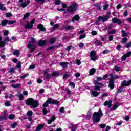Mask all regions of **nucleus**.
<instances>
[{
    "mask_svg": "<svg viewBox=\"0 0 131 131\" xmlns=\"http://www.w3.org/2000/svg\"><path fill=\"white\" fill-rule=\"evenodd\" d=\"M90 75H94V74H95V73H96V70L95 68H92V69H91L90 70Z\"/></svg>",
    "mask_w": 131,
    "mask_h": 131,
    "instance_id": "obj_29",
    "label": "nucleus"
},
{
    "mask_svg": "<svg viewBox=\"0 0 131 131\" xmlns=\"http://www.w3.org/2000/svg\"><path fill=\"white\" fill-rule=\"evenodd\" d=\"M11 17H13L12 13L8 12L6 14V18H10Z\"/></svg>",
    "mask_w": 131,
    "mask_h": 131,
    "instance_id": "obj_46",
    "label": "nucleus"
},
{
    "mask_svg": "<svg viewBox=\"0 0 131 131\" xmlns=\"http://www.w3.org/2000/svg\"><path fill=\"white\" fill-rule=\"evenodd\" d=\"M35 22V19H33L32 20L30 24L27 23L25 26V29H30L33 27V24Z\"/></svg>",
    "mask_w": 131,
    "mask_h": 131,
    "instance_id": "obj_10",
    "label": "nucleus"
},
{
    "mask_svg": "<svg viewBox=\"0 0 131 131\" xmlns=\"http://www.w3.org/2000/svg\"><path fill=\"white\" fill-rule=\"evenodd\" d=\"M56 28H59V24H55L52 28L53 29H56Z\"/></svg>",
    "mask_w": 131,
    "mask_h": 131,
    "instance_id": "obj_64",
    "label": "nucleus"
},
{
    "mask_svg": "<svg viewBox=\"0 0 131 131\" xmlns=\"http://www.w3.org/2000/svg\"><path fill=\"white\" fill-rule=\"evenodd\" d=\"M13 55L14 56H19L20 55V52L18 50H16L13 52Z\"/></svg>",
    "mask_w": 131,
    "mask_h": 131,
    "instance_id": "obj_34",
    "label": "nucleus"
},
{
    "mask_svg": "<svg viewBox=\"0 0 131 131\" xmlns=\"http://www.w3.org/2000/svg\"><path fill=\"white\" fill-rule=\"evenodd\" d=\"M33 114V112L32 111H28L27 113V116H32V115Z\"/></svg>",
    "mask_w": 131,
    "mask_h": 131,
    "instance_id": "obj_35",
    "label": "nucleus"
},
{
    "mask_svg": "<svg viewBox=\"0 0 131 131\" xmlns=\"http://www.w3.org/2000/svg\"><path fill=\"white\" fill-rule=\"evenodd\" d=\"M112 22L113 23H116L117 24H118V25H120L121 23H122V21H121V20L120 19L117 18L116 17H114L112 19Z\"/></svg>",
    "mask_w": 131,
    "mask_h": 131,
    "instance_id": "obj_12",
    "label": "nucleus"
},
{
    "mask_svg": "<svg viewBox=\"0 0 131 131\" xmlns=\"http://www.w3.org/2000/svg\"><path fill=\"white\" fill-rule=\"evenodd\" d=\"M48 112H50V110L48 111L47 108L43 109V114H44V115H46V114H47V113H48Z\"/></svg>",
    "mask_w": 131,
    "mask_h": 131,
    "instance_id": "obj_47",
    "label": "nucleus"
},
{
    "mask_svg": "<svg viewBox=\"0 0 131 131\" xmlns=\"http://www.w3.org/2000/svg\"><path fill=\"white\" fill-rule=\"evenodd\" d=\"M14 71H15V68L13 67L10 68L9 72V73H13Z\"/></svg>",
    "mask_w": 131,
    "mask_h": 131,
    "instance_id": "obj_48",
    "label": "nucleus"
},
{
    "mask_svg": "<svg viewBox=\"0 0 131 131\" xmlns=\"http://www.w3.org/2000/svg\"><path fill=\"white\" fill-rule=\"evenodd\" d=\"M17 97H18V98H19V99L20 100V101H22V100H23V99H24V96H23V94H19L18 93L16 95Z\"/></svg>",
    "mask_w": 131,
    "mask_h": 131,
    "instance_id": "obj_25",
    "label": "nucleus"
},
{
    "mask_svg": "<svg viewBox=\"0 0 131 131\" xmlns=\"http://www.w3.org/2000/svg\"><path fill=\"white\" fill-rule=\"evenodd\" d=\"M70 77V75L69 74H66L64 75L63 76V79H67V78H68V77Z\"/></svg>",
    "mask_w": 131,
    "mask_h": 131,
    "instance_id": "obj_52",
    "label": "nucleus"
},
{
    "mask_svg": "<svg viewBox=\"0 0 131 131\" xmlns=\"http://www.w3.org/2000/svg\"><path fill=\"white\" fill-rule=\"evenodd\" d=\"M8 118L10 119L11 120H13V119H15V115L13 114L10 115L8 116Z\"/></svg>",
    "mask_w": 131,
    "mask_h": 131,
    "instance_id": "obj_37",
    "label": "nucleus"
},
{
    "mask_svg": "<svg viewBox=\"0 0 131 131\" xmlns=\"http://www.w3.org/2000/svg\"><path fill=\"white\" fill-rule=\"evenodd\" d=\"M108 8H109V4H105V6H103V10L106 11Z\"/></svg>",
    "mask_w": 131,
    "mask_h": 131,
    "instance_id": "obj_56",
    "label": "nucleus"
},
{
    "mask_svg": "<svg viewBox=\"0 0 131 131\" xmlns=\"http://www.w3.org/2000/svg\"><path fill=\"white\" fill-rule=\"evenodd\" d=\"M121 33H122V37H125V36H127V33H126L125 31L124 30L121 31Z\"/></svg>",
    "mask_w": 131,
    "mask_h": 131,
    "instance_id": "obj_33",
    "label": "nucleus"
},
{
    "mask_svg": "<svg viewBox=\"0 0 131 131\" xmlns=\"http://www.w3.org/2000/svg\"><path fill=\"white\" fill-rule=\"evenodd\" d=\"M19 3H20V7H21V8H26V7H27L28 5H29L30 4V1L29 0H25L23 2V0H19Z\"/></svg>",
    "mask_w": 131,
    "mask_h": 131,
    "instance_id": "obj_9",
    "label": "nucleus"
},
{
    "mask_svg": "<svg viewBox=\"0 0 131 131\" xmlns=\"http://www.w3.org/2000/svg\"><path fill=\"white\" fill-rule=\"evenodd\" d=\"M74 27L73 26H67L65 27L66 30L68 31V30H70V29H73Z\"/></svg>",
    "mask_w": 131,
    "mask_h": 131,
    "instance_id": "obj_32",
    "label": "nucleus"
},
{
    "mask_svg": "<svg viewBox=\"0 0 131 131\" xmlns=\"http://www.w3.org/2000/svg\"><path fill=\"white\" fill-rule=\"evenodd\" d=\"M110 76L112 78L110 79L108 86L110 88L111 90H113L114 89V77L115 75L113 74H110Z\"/></svg>",
    "mask_w": 131,
    "mask_h": 131,
    "instance_id": "obj_7",
    "label": "nucleus"
},
{
    "mask_svg": "<svg viewBox=\"0 0 131 131\" xmlns=\"http://www.w3.org/2000/svg\"><path fill=\"white\" fill-rule=\"evenodd\" d=\"M31 41H29V43L27 45V47L28 49H30V52L31 53H32V52H34L35 49V42H36V41H35L34 38H31Z\"/></svg>",
    "mask_w": 131,
    "mask_h": 131,
    "instance_id": "obj_5",
    "label": "nucleus"
},
{
    "mask_svg": "<svg viewBox=\"0 0 131 131\" xmlns=\"http://www.w3.org/2000/svg\"><path fill=\"white\" fill-rule=\"evenodd\" d=\"M131 47V41L129 43H126L125 48H127V49H128V48Z\"/></svg>",
    "mask_w": 131,
    "mask_h": 131,
    "instance_id": "obj_54",
    "label": "nucleus"
},
{
    "mask_svg": "<svg viewBox=\"0 0 131 131\" xmlns=\"http://www.w3.org/2000/svg\"><path fill=\"white\" fill-rule=\"evenodd\" d=\"M60 75V73L58 72H53L52 73V76H54V77H56V76H59Z\"/></svg>",
    "mask_w": 131,
    "mask_h": 131,
    "instance_id": "obj_43",
    "label": "nucleus"
},
{
    "mask_svg": "<svg viewBox=\"0 0 131 131\" xmlns=\"http://www.w3.org/2000/svg\"><path fill=\"white\" fill-rule=\"evenodd\" d=\"M16 126H17L16 122H14V123H12V124L11 125L12 128H15L16 127Z\"/></svg>",
    "mask_w": 131,
    "mask_h": 131,
    "instance_id": "obj_59",
    "label": "nucleus"
},
{
    "mask_svg": "<svg viewBox=\"0 0 131 131\" xmlns=\"http://www.w3.org/2000/svg\"><path fill=\"white\" fill-rule=\"evenodd\" d=\"M9 41H11V40H10V38H9V37H6L4 41H2V46H6V43H7V42H9Z\"/></svg>",
    "mask_w": 131,
    "mask_h": 131,
    "instance_id": "obj_16",
    "label": "nucleus"
},
{
    "mask_svg": "<svg viewBox=\"0 0 131 131\" xmlns=\"http://www.w3.org/2000/svg\"><path fill=\"white\" fill-rule=\"evenodd\" d=\"M65 108L64 107H61L59 110V112H61V113H65V111H64Z\"/></svg>",
    "mask_w": 131,
    "mask_h": 131,
    "instance_id": "obj_49",
    "label": "nucleus"
},
{
    "mask_svg": "<svg viewBox=\"0 0 131 131\" xmlns=\"http://www.w3.org/2000/svg\"><path fill=\"white\" fill-rule=\"evenodd\" d=\"M21 61H18L16 65V68L20 69H21Z\"/></svg>",
    "mask_w": 131,
    "mask_h": 131,
    "instance_id": "obj_38",
    "label": "nucleus"
},
{
    "mask_svg": "<svg viewBox=\"0 0 131 131\" xmlns=\"http://www.w3.org/2000/svg\"><path fill=\"white\" fill-rule=\"evenodd\" d=\"M76 10H77V4L76 3H74L73 5L67 7V11H64L63 13L64 18H68L70 16V14H72Z\"/></svg>",
    "mask_w": 131,
    "mask_h": 131,
    "instance_id": "obj_1",
    "label": "nucleus"
},
{
    "mask_svg": "<svg viewBox=\"0 0 131 131\" xmlns=\"http://www.w3.org/2000/svg\"><path fill=\"white\" fill-rule=\"evenodd\" d=\"M29 75V74L28 73L25 74V75H23L21 77V79H24V78H26V77H27V76H28Z\"/></svg>",
    "mask_w": 131,
    "mask_h": 131,
    "instance_id": "obj_53",
    "label": "nucleus"
},
{
    "mask_svg": "<svg viewBox=\"0 0 131 131\" xmlns=\"http://www.w3.org/2000/svg\"><path fill=\"white\" fill-rule=\"evenodd\" d=\"M94 83L98 85H96L94 88V89L96 90V91H101L100 88H102V86H104V84L100 83V82H98V81L97 80H94Z\"/></svg>",
    "mask_w": 131,
    "mask_h": 131,
    "instance_id": "obj_8",
    "label": "nucleus"
},
{
    "mask_svg": "<svg viewBox=\"0 0 131 131\" xmlns=\"http://www.w3.org/2000/svg\"><path fill=\"white\" fill-rule=\"evenodd\" d=\"M8 23H9V20L7 19H5L2 21L1 25H2L3 26H6V25H7Z\"/></svg>",
    "mask_w": 131,
    "mask_h": 131,
    "instance_id": "obj_26",
    "label": "nucleus"
},
{
    "mask_svg": "<svg viewBox=\"0 0 131 131\" xmlns=\"http://www.w3.org/2000/svg\"><path fill=\"white\" fill-rule=\"evenodd\" d=\"M3 117L5 118V120H7L8 118H9V116L8 115V113H7V111H4L3 112Z\"/></svg>",
    "mask_w": 131,
    "mask_h": 131,
    "instance_id": "obj_22",
    "label": "nucleus"
},
{
    "mask_svg": "<svg viewBox=\"0 0 131 131\" xmlns=\"http://www.w3.org/2000/svg\"><path fill=\"white\" fill-rule=\"evenodd\" d=\"M29 15H30V13H29L25 14L23 17L24 20H26V19H27V17H29Z\"/></svg>",
    "mask_w": 131,
    "mask_h": 131,
    "instance_id": "obj_40",
    "label": "nucleus"
},
{
    "mask_svg": "<svg viewBox=\"0 0 131 131\" xmlns=\"http://www.w3.org/2000/svg\"><path fill=\"white\" fill-rule=\"evenodd\" d=\"M104 105L105 106H107L108 108H111V106H112V100H109L108 101H105L104 103Z\"/></svg>",
    "mask_w": 131,
    "mask_h": 131,
    "instance_id": "obj_15",
    "label": "nucleus"
},
{
    "mask_svg": "<svg viewBox=\"0 0 131 131\" xmlns=\"http://www.w3.org/2000/svg\"><path fill=\"white\" fill-rule=\"evenodd\" d=\"M94 45H96V46H101L102 47V42L100 40H96L94 42Z\"/></svg>",
    "mask_w": 131,
    "mask_h": 131,
    "instance_id": "obj_28",
    "label": "nucleus"
},
{
    "mask_svg": "<svg viewBox=\"0 0 131 131\" xmlns=\"http://www.w3.org/2000/svg\"><path fill=\"white\" fill-rule=\"evenodd\" d=\"M115 71H117V72L120 71V68L119 67H115Z\"/></svg>",
    "mask_w": 131,
    "mask_h": 131,
    "instance_id": "obj_62",
    "label": "nucleus"
},
{
    "mask_svg": "<svg viewBox=\"0 0 131 131\" xmlns=\"http://www.w3.org/2000/svg\"><path fill=\"white\" fill-rule=\"evenodd\" d=\"M69 64V63L68 62H60V65L62 67L63 69L67 68V66Z\"/></svg>",
    "mask_w": 131,
    "mask_h": 131,
    "instance_id": "obj_20",
    "label": "nucleus"
},
{
    "mask_svg": "<svg viewBox=\"0 0 131 131\" xmlns=\"http://www.w3.org/2000/svg\"><path fill=\"white\" fill-rule=\"evenodd\" d=\"M110 17L108 15H103L98 17L97 20L96 21V24H99V21H102V22H107L109 20Z\"/></svg>",
    "mask_w": 131,
    "mask_h": 131,
    "instance_id": "obj_6",
    "label": "nucleus"
},
{
    "mask_svg": "<svg viewBox=\"0 0 131 131\" xmlns=\"http://www.w3.org/2000/svg\"><path fill=\"white\" fill-rule=\"evenodd\" d=\"M123 91V89L121 88V87H119L117 91V94H119V93H122Z\"/></svg>",
    "mask_w": 131,
    "mask_h": 131,
    "instance_id": "obj_50",
    "label": "nucleus"
},
{
    "mask_svg": "<svg viewBox=\"0 0 131 131\" xmlns=\"http://www.w3.org/2000/svg\"><path fill=\"white\" fill-rule=\"evenodd\" d=\"M49 104H52L53 105H59L60 102L58 100H55L52 98H49L46 101V102L43 104V107L46 108L47 107H49Z\"/></svg>",
    "mask_w": 131,
    "mask_h": 131,
    "instance_id": "obj_4",
    "label": "nucleus"
},
{
    "mask_svg": "<svg viewBox=\"0 0 131 131\" xmlns=\"http://www.w3.org/2000/svg\"><path fill=\"white\" fill-rule=\"evenodd\" d=\"M127 40H128V39L127 38H123L122 40V43H125L126 42H127Z\"/></svg>",
    "mask_w": 131,
    "mask_h": 131,
    "instance_id": "obj_45",
    "label": "nucleus"
},
{
    "mask_svg": "<svg viewBox=\"0 0 131 131\" xmlns=\"http://www.w3.org/2000/svg\"><path fill=\"white\" fill-rule=\"evenodd\" d=\"M119 78H122V76H118V75H115V77L114 78V79H118Z\"/></svg>",
    "mask_w": 131,
    "mask_h": 131,
    "instance_id": "obj_51",
    "label": "nucleus"
},
{
    "mask_svg": "<svg viewBox=\"0 0 131 131\" xmlns=\"http://www.w3.org/2000/svg\"><path fill=\"white\" fill-rule=\"evenodd\" d=\"M0 10L1 11H6L7 9L6 7H4V4L0 3Z\"/></svg>",
    "mask_w": 131,
    "mask_h": 131,
    "instance_id": "obj_31",
    "label": "nucleus"
},
{
    "mask_svg": "<svg viewBox=\"0 0 131 131\" xmlns=\"http://www.w3.org/2000/svg\"><path fill=\"white\" fill-rule=\"evenodd\" d=\"M49 42L50 43H51V45H54V43L56 42V38L54 37L51 38L50 39Z\"/></svg>",
    "mask_w": 131,
    "mask_h": 131,
    "instance_id": "obj_30",
    "label": "nucleus"
},
{
    "mask_svg": "<svg viewBox=\"0 0 131 131\" xmlns=\"http://www.w3.org/2000/svg\"><path fill=\"white\" fill-rule=\"evenodd\" d=\"M44 126L45 125H43V124H39L37 126L36 129L38 130V131H40L41 129H42V128H43Z\"/></svg>",
    "mask_w": 131,
    "mask_h": 131,
    "instance_id": "obj_24",
    "label": "nucleus"
},
{
    "mask_svg": "<svg viewBox=\"0 0 131 131\" xmlns=\"http://www.w3.org/2000/svg\"><path fill=\"white\" fill-rule=\"evenodd\" d=\"M50 69L48 68L46 69V70H43V73H44V75L46 74H48V73H49V72H50Z\"/></svg>",
    "mask_w": 131,
    "mask_h": 131,
    "instance_id": "obj_42",
    "label": "nucleus"
},
{
    "mask_svg": "<svg viewBox=\"0 0 131 131\" xmlns=\"http://www.w3.org/2000/svg\"><path fill=\"white\" fill-rule=\"evenodd\" d=\"M126 56L125 55V54L121 57V59L122 61H125L126 60Z\"/></svg>",
    "mask_w": 131,
    "mask_h": 131,
    "instance_id": "obj_63",
    "label": "nucleus"
},
{
    "mask_svg": "<svg viewBox=\"0 0 131 131\" xmlns=\"http://www.w3.org/2000/svg\"><path fill=\"white\" fill-rule=\"evenodd\" d=\"M86 35L83 34L79 36V39H82V38H85Z\"/></svg>",
    "mask_w": 131,
    "mask_h": 131,
    "instance_id": "obj_60",
    "label": "nucleus"
},
{
    "mask_svg": "<svg viewBox=\"0 0 131 131\" xmlns=\"http://www.w3.org/2000/svg\"><path fill=\"white\" fill-rule=\"evenodd\" d=\"M25 103L26 105L30 106V108H37L39 105L38 101L34 100L33 98H30L25 100Z\"/></svg>",
    "mask_w": 131,
    "mask_h": 131,
    "instance_id": "obj_2",
    "label": "nucleus"
},
{
    "mask_svg": "<svg viewBox=\"0 0 131 131\" xmlns=\"http://www.w3.org/2000/svg\"><path fill=\"white\" fill-rule=\"evenodd\" d=\"M55 46L54 45H52L51 46H50V47H48L47 49V51H50L51 50H54V49H55Z\"/></svg>",
    "mask_w": 131,
    "mask_h": 131,
    "instance_id": "obj_44",
    "label": "nucleus"
},
{
    "mask_svg": "<svg viewBox=\"0 0 131 131\" xmlns=\"http://www.w3.org/2000/svg\"><path fill=\"white\" fill-rule=\"evenodd\" d=\"M54 120H56V117L55 116H53L51 118V119H49L47 120L48 124H51V123H52V122H54Z\"/></svg>",
    "mask_w": 131,
    "mask_h": 131,
    "instance_id": "obj_18",
    "label": "nucleus"
},
{
    "mask_svg": "<svg viewBox=\"0 0 131 131\" xmlns=\"http://www.w3.org/2000/svg\"><path fill=\"white\" fill-rule=\"evenodd\" d=\"M98 111L99 113L95 112L93 114V120L94 123L100 122L101 120V116H103V115H104V114H103V113L102 112V110H101V108H99Z\"/></svg>",
    "mask_w": 131,
    "mask_h": 131,
    "instance_id": "obj_3",
    "label": "nucleus"
},
{
    "mask_svg": "<svg viewBox=\"0 0 131 131\" xmlns=\"http://www.w3.org/2000/svg\"><path fill=\"white\" fill-rule=\"evenodd\" d=\"M100 128H105L106 127V124H101L99 125Z\"/></svg>",
    "mask_w": 131,
    "mask_h": 131,
    "instance_id": "obj_58",
    "label": "nucleus"
},
{
    "mask_svg": "<svg viewBox=\"0 0 131 131\" xmlns=\"http://www.w3.org/2000/svg\"><path fill=\"white\" fill-rule=\"evenodd\" d=\"M116 33V31L115 30L109 31L108 32V34H115Z\"/></svg>",
    "mask_w": 131,
    "mask_h": 131,
    "instance_id": "obj_39",
    "label": "nucleus"
},
{
    "mask_svg": "<svg viewBox=\"0 0 131 131\" xmlns=\"http://www.w3.org/2000/svg\"><path fill=\"white\" fill-rule=\"evenodd\" d=\"M66 92L68 95H70V96H71V91H70V90H69V89L66 88Z\"/></svg>",
    "mask_w": 131,
    "mask_h": 131,
    "instance_id": "obj_41",
    "label": "nucleus"
},
{
    "mask_svg": "<svg viewBox=\"0 0 131 131\" xmlns=\"http://www.w3.org/2000/svg\"><path fill=\"white\" fill-rule=\"evenodd\" d=\"M94 7H96L98 11H100L101 9H102V6H101V4L99 3H96L94 5Z\"/></svg>",
    "mask_w": 131,
    "mask_h": 131,
    "instance_id": "obj_21",
    "label": "nucleus"
},
{
    "mask_svg": "<svg viewBox=\"0 0 131 131\" xmlns=\"http://www.w3.org/2000/svg\"><path fill=\"white\" fill-rule=\"evenodd\" d=\"M45 45H47V40H40L38 42L39 47H43V46H45Z\"/></svg>",
    "mask_w": 131,
    "mask_h": 131,
    "instance_id": "obj_17",
    "label": "nucleus"
},
{
    "mask_svg": "<svg viewBox=\"0 0 131 131\" xmlns=\"http://www.w3.org/2000/svg\"><path fill=\"white\" fill-rule=\"evenodd\" d=\"M125 56L127 57V58H128L129 57H130L131 56V52H128V53H126L125 54Z\"/></svg>",
    "mask_w": 131,
    "mask_h": 131,
    "instance_id": "obj_57",
    "label": "nucleus"
},
{
    "mask_svg": "<svg viewBox=\"0 0 131 131\" xmlns=\"http://www.w3.org/2000/svg\"><path fill=\"white\" fill-rule=\"evenodd\" d=\"M37 28L38 29H39L40 31H42L43 32H45L46 30V28H45L43 25L41 24H40L37 26Z\"/></svg>",
    "mask_w": 131,
    "mask_h": 131,
    "instance_id": "obj_14",
    "label": "nucleus"
},
{
    "mask_svg": "<svg viewBox=\"0 0 131 131\" xmlns=\"http://www.w3.org/2000/svg\"><path fill=\"white\" fill-rule=\"evenodd\" d=\"M96 52L95 51L92 50L90 53V57L92 61H96L97 60V56H96Z\"/></svg>",
    "mask_w": 131,
    "mask_h": 131,
    "instance_id": "obj_11",
    "label": "nucleus"
},
{
    "mask_svg": "<svg viewBox=\"0 0 131 131\" xmlns=\"http://www.w3.org/2000/svg\"><path fill=\"white\" fill-rule=\"evenodd\" d=\"M11 86L12 88H14V89H19V88H20V84L17 83L16 84H12L11 85Z\"/></svg>",
    "mask_w": 131,
    "mask_h": 131,
    "instance_id": "obj_36",
    "label": "nucleus"
},
{
    "mask_svg": "<svg viewBox=\"0 0 131 131\" xmlns=\"http://www.w3.org/2000/svg\"><path fill=\"white\" fill-rule=\"evenodd\" d=\"M91 93L93 97H98L99 96V92L96 91H92Z\"/></svg>",
    "mask_w": 131,
    "mask_h": 131,
    "instance_id": "obj_27",
    "label": "nucleus"
},
{
    "mask_svg": "<svg viewBox=\"0 0 131 131\" xmlns=\"http://www.w3.org/2000/svg\"><path fill=\"white\" fill-rule=\"evenodd\" d=\"M131 84V80H129L128 81H126V80L123 81L122 82V86H129Z\"/></svg>",
    "mask_w": 131,
    "mask_h": 131,
    "instance_id": "obj_13",
    "label": "nucleus"
},
{
    "mask_svg": "<svg viewBox=\"0 0 131 131\" xmlns=\"http://www.w3.org/2000/svg\"><path fill=\"white\" fill-rule=\"evenodd\" d=\"M55 4L56 5H61V1H60V0H56L55 2Z\"/></svg>",
    "mask_w": 131,
    "mask_h": 131,
    "instance_id": "obj_61",
    "label": "nucleus"
},
{
    "mask_svg": "<svg viewBox=\"0 0 131 131\" xmlns=\"http://www.w3.org/2000/svg\"><path fill=\"white\" fill-rule=\"evenodd\" d=\"M103 54H109V53H110V51L109 50H104L103 52H102Z\"/></svg>",
    "mask_w": 131,
    "mask_h": 131,
    "instance_id": "obj_55",
    "label": "nucleus"
},
{
    "mask_svg": "<svg viewBox=\"0 0 131 131\" xmlns=\"http://www.w3.org/2000/svg\"><path fill=\"white\" fill-rule=\"evenodd\" d=\"M79 15H76L75 16L72 18V22H74V21H79Z\"/></svg>",
    "mask_w": 131,
    "mask_h": 131,
    "instance_id": "obj_19",
    "label": "nucleus"
},
{
    "mask_svg": "<svg viewBox=\"0 0 131 131\" xmlns=\"http://www.w3.org/2000/svg\"><path fill=\"white\" fill-rule=\"evenodd\" d=\"M50 78H52V75L51 74L44 75V79H50Z\"/></svg>",
    "mask_w": 131,
    "mask_h": 131,
    "instance_id": "obj_23",
    "label": "nucleus"
}]
</instances>
